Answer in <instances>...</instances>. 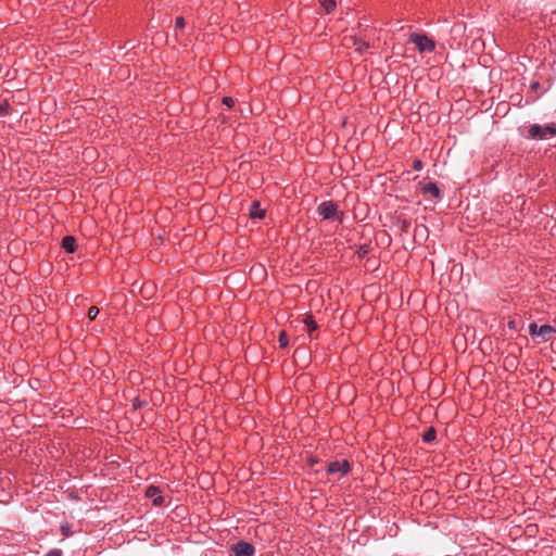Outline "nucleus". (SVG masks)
<instances>
[{"instance_id": "obj_1", "label": "nucleus", "mask_w": 556, "mask_h": 556, "mask_svg": "<svg viewBox=\"0 0 556 556\" xmlns=\"http://www.w3.org/2000/svg\"><path fill=\"white\" fill-rule=\"evenodd\" d=\"M548 137H556V123H551L544 126L540 124H532L528 128V139L545 140Z\"/></svg>"}, {"instance_id": "obj_2", "label": "nucleus", "mask_w": 556, "mask_h": 556, "mask_svg": "<svg viewBox=\"0 0 556 556\" xmlns=\"http://www.w3.org/2000/svg\"><path fill=\"white\" fill-rule=\"evenodd\" d=\"M409 41L416 46L420 53L433 52L435 50V41L426 34L412 33Z\"/></svg>"}, {"instance_id": "obj_3", "label": "nucleus", "mask_w": 556, "mask_h": 556, "mask_svg": "<svg viewBox=\"0 0 556 556\" xmlns=\"http://www.w3.org/2000/svg\"><path fill=\"white\" fill-rule=\"evenodd\" d=\"M317 213L324 219L339 218L342 220V213H338V205L333 201H324L317 206Z\"/></svg>"}, {"instance_id": "obj_4", "label": "nucleus", "mask_w": 556, "mask_h": 556, "mask_svg": "<svg viewBox=\"0 0 556 556\" xmlns=\"http://www.w3.org/2000/svg\"><path fill=\"white\" fill-rule=\"evenodd\" d=\"M351 470V465L348 459L343 460H333L330 462L327 466L328 475H334L340 472L342 476L349 473Z\"/></svg>"}, {"instance_id": "obj_5", "label": "nucleus", "mask_w": 556, "mask_h": 556, "mask_svg": "<svg viewBox=\"0 0 556 556\" xmlns=\"http://www.w3.org/2000/svg\"><path fill=\"white\" fill-rule=\"evenodd\" d=\"M233 556H253L255 548L251 543L239 541L231 546Z\"/></svg>"}, {"instance_id": "obj_6", "label": "nucleus", "mask_w": 556, "mask_h": 556, "mask_svg": "<svg viewBox=\"0 0 556 556\" xmlns=\"http://www.w3.org/2000/svg\"><path fill=\"white\" fill-rule=\"evenodd\" d=\"M419 189H420V192L425 195L430 194L432 198H434L437 200H441V198H442V193L435 182H432V181L420 182Z\"/></svg>"}, {"instance_id": "obj_7", "label": "nucleus", "mask_w": 556, "mask_h": 556, "mask_svg": "<svg viewBox=\"0 0 556 556\" xmlns=\"http://www.w3.org/2000/svg\"><path fill=\"white\" fill-rule=\"evenodd\" d=\"M146 496L152 500L154 506H163L165 502L164 497L161 495V490L155 485L148 486Z\"/></svg>"}, {"instance_id": "obj_8", "label": "nucleus", "mask_w": 556, "mask_h": 556, "mask_svg": "<svg viewBox=\"0 0 556 556\" xmlns=\"http://www.w3.org/2000/svg\"><path fill=\"white\" fill-rule=\"evenodd\" d=\"M556 333V328L551 325H542L539 329V337L542 342L548 341Z\"/></svg>"}, {"instance_id": "obj_9", "label": "nucleus", "mask_w": 556, "mask_h": 556, "mask_svg": "<svg viewBox=\"0 0 556 556\" xmlns=\"http://www.w3.org/2000/svg\"><path fill=\"white\" fill-rule=\"evenodd\" d=\"M61 245L67 253H74L76 251V240L73 236H65L62 239Z\"/></svg>"}, {"instance_id": "obj_10", "label": "nucleus", "mask_w": 556, "mask_h": 556, "mask_svg": "<svg viewBox=\"0 0 556 556\" xmlns=\"http://www.w3.org/2000/svg\"><path fill=\"white\" fill-rule=\"evenodd\" d=\"M351 41L353 46L355 47L356 51L359 53H363L369 48V43L365 41L363 38H359L357 36H352Z\"/></svg>"}, {"instance_id": "obj_11", "label": "nucleus", "mask_w": 556, "mask_h": 556, "mask_svg": "<svg viewBox=\"0 0 556 556\" xmlns=\"http://www.w3.org/2000/svg\"><path fill=\"white\" fill-rule=\"evenodd\" d=\"M250 217L251 218H264L265 217V211L261 208V205L258 202L254 201L250 205Z\"/></svg>"}, {"instance_id": "obj_12", "label": "nucleus", "mask_w": 556, "mask_h": 556, "mask_svg": "<svg viewBox=\"0 0 556 556\" xmlns=\"http://www.w3.org/2000/svg\"><path fill=\"white\" fill-rule=\"evenodd\" d=\"M437 439V431L433 427L428 428L422 434V441L425 443H432Z\"/></svg>"}, {"instance_id": "obj_13", "label": "nucleus", "mask_w": 556, "mask_h": 556, "mask_svg": "<svg viewBox=\"0 0 556 556\" xmlns=\"http://www.w3.org/2000/svg\"><path fill=\"white\" fill-rule=\"evenodd\" d=\"M11 114V105L7 99H0V117H5Z\"/></svg>"}, {"instance_id": "obj_14", "label": "nucleus", "mask_w": 556, "mask_h": 556, "mask_svg": "<svg viewBox=\"0 0 556 556\" xmlns=\"http://www.w3.org/2000/svg\"><path fill=\"white\" fill-rule=\"evenodd\" d=\"M319 3L328 14L332 13L337 7L336 0H319Z\"/></svg>"}, {"instance_id": "obj_15", "label": "nucleus", "mask_w": 556, "mask_h": 556, "mask_svg": "<svg viewBox=\"0 0 556 556\" xmlns=\"http://www.w3.org/2000/svg\"><path fill=\"white\" fill-rule=\"evenodd\" d=\"M280 348L286 349L289 344L288 334L286 331H281L278 337Z\"/></svg>"}, {"instance_id": "obj_16", "label": "nucleus", "mask_w": 556, "mask_h": 556, "mask_svg": "<svg viewBox=\"0 0 556 556\" xmlns=\"http://www.w3.org/2000/svg\"><path fill=\"white\" fill-rule=\"evenodd\" d=\"M539 329H540V327L536 325V323H531L529 325V334L532 338H538L539 337Z\"/></svg>"}, {"instance_id": "obj_17", "label": "nucleus", "mask_w": 556, "mask_h": 556, "mask_svg": "<svg viewBox=\"0 0 556 556\" xmlns=\"http://www.w3.org/2000/svg\"><path fill=\"white\" fill-rule=\"evenodd\" d=\"M146 405H147V401L142 400L140 397H135L132 401V407L135 409H140V408L144 407Z\"/></svg>"}, {"instance_id": "obj_18", "label": "nucleus", "mask_w": 556, "mask_h": 556, "mask_svg": "<svg viewBox=\"0 0 556 556\" xmlns=\"http://www.w3.org/2000/svg\"><path fill=\"white\" fill-rule=\"evenodd\" d=\"M369 253V247L364 244V245H361L356 252L357 256L359 258H364L367 254Z\"/></svg>"}, {"instance_id": "obj_19", "label": "nucleus", "mask_w": 556, "mask_h": 556, "mask_svg": "<svg viewBox=\"0 0 556 556\" xmlns=\"http://www.w3.org/2000/svg\"><path fill=\"white\" fill-rule=\"evenodd\" d=\"M304 323L307 326L308 333H312L317 329V324L312 318H305Z\"/></svg>"}, {"instance_id": "obj_20", "label": "nucleus", "mask_w": 556, "mask_h": 556, "mask_svg": "<svg viewBox=\"0 0 556 556\" xmlns=\"http://www.w3.org/2000/svg\"><path fill=\"white\" fill-rule=\"evenodd\" d=\"M99 314V308L97 306H91L89 309H88V317L93 320L96 319V317L98 316Z\"/></svg>"}, {"instance_id": "obj_21", "label": "nucleus", "mask_w": 556, "mask_h": 556, "mask_svg": "<svg viewBox=\"0 0 556 556\" xmlns=\"http://www.w3.org/2000/svg\"><path fill=\"white\" fill-rule=\"evenodd\" d=\"M186 25L185 18L182 16H177L175 18V27L176 28H184Z\"/></svg>"}, {"instance_id": "obj_22", "label": "nucleus", "mask_w": 556, "mask_h": 556, "mask_svg": "<svg viewBox=\"0 0 556 556\" xmlns=\"http://www.w3.org/2000/svg\"><path fill=\"white\" fill-rule=\"evenodd\" d=\"M422 167H424V164H422V162H421L419 159H415V160L413 161V168H414L415 170H421V169H422Z\"/></svg>"}, {"instance_id": "obj_23", "label": "nucleus", "mask_w": 556, "mask_h": 556, "mask_svg": "<svg viewBox=\"0 0 556 556\" xmlns=\"http://www.w3.org/2000/svg\"><path fill=\"white\" fill-rule=\"evenodd\" d=\"M223 104H225L228 108H232L235 105V101L230 97H224L223 98Z\"/></svg>"}, {"instance_id": "obj_24", "label": "nucleus", "mask_w": 556, "mask_h": 556, "mask_svg": "<svg viewBox=\"0 0 556 556\" xmlns=\"http://www.w3.org/2000/svg\"><path fill=\"white\" fill-rule=\"evenodd\" d=\"M45 556H62V551L59 548L50 549Z\"/></svg>"}, {"instance_id": "obj_25", "label": "nucleus", "mask_w": 556, "mask_h": 556, "mask_svg": "<svg viewBox=\"0 0 556 556\" xmlns=\"http://www.w3.org/2000/svg\"><path fill=\"white\" fill-rule=\"evenodd\" d=\"M61 531L64 536H70L72 534L68 525L62 526Z\"/></svg>"}, {"instance_id": "obj_26", "label": "nucleus", "mask_w": 556, "mask_h": 556, "mask_svg": "<svg viewBox=\"0 0 556 556\" xmlns=\"http://www.w3.org/2000/svg\"><path fill=\"white\" fill-rule=\"evenodd\" d=\"M540 86L541 85H540V83L538 80L536 81H532L531 85H530V89L532 91H535V90H538L540 88Z\"/></svg>"}, {"instance_id": "obj_27", "label": "nucleus", "mask_w": 556, "mask_h": 556, "mask_svg": "<svg viewBox=\"0 0 556 556\" xmlns=\"http://www.w3.org/2000/svg\"><path fill=\"white\" fill-rule=\"evenodd\" d=\"M509 329L516 330L517 329V323L516 320H509L507 324Z\"/></svg>"}, {"instance_id": "obj_28", "label": "nucleus", "mask_w": 556, "mask_h": 556, "mask_svg": "<svg viewBox=\"0 0 556 556\" xmlns=\"http://www.w3.org/2000/svg\"><path fill=\"white\" fill-rule=\"evenodd\" d=\"M317 463H318V460H317V459H315L314 457H309V458H308V464H309V466H311V467H314V466H315V464H317Z\"/></svg>"}]
</instances>
